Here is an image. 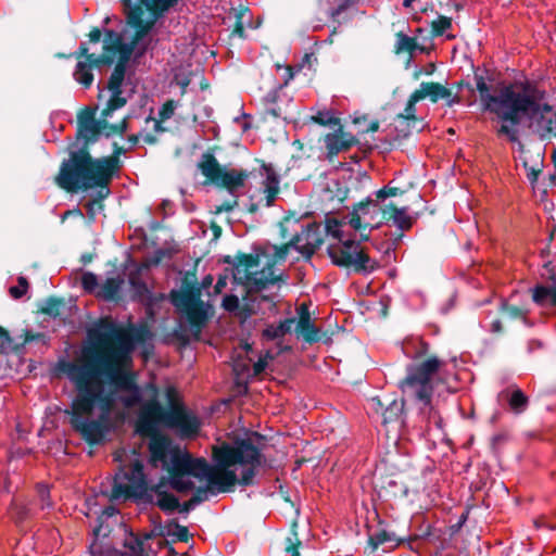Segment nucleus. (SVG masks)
I'll return each mask as SVG.
<instances>
[{
    "label": "nucleus",
    "instance_id": "obj_49",
    "mask_svg": "<svg viewBox=\"0 0 556 556\" xmlns=\"http://www.w3.org/2000/svg\"><path fill=\"white\" fill-rule=\"evenodd\" d=\"M86 505H87V511L85 513V515L87 517H90L91 515H96L98 514V503H97V497H89L87 498L86 501Z\"/></svg>",
    "mask_w": 556,
    "mask_h": 556
},
{
    "label": "nucleus",
    "instance_id": "obj_53",
    "mask_svg": "<svg viewBox=\"0 0 556 556\" xmlns=\"http://www.w3.org/2000/svg\"><path fill=\"white\" fill-rule=\"evenodd\" d=\"M433 424L438 429L442 428V419L433 413L432 416L429 417V425Z\"/></svg>",
    "mask_w": 556,
    "mask_h": 556
},
{
    "label": "nucleus",
    "instance_id": "obj_58",
    "mask_svg": "<svg viewBox=\"0 0 556 556\" xmlns=\"http://www.w3.org/2000/svg\"><path fill=\"white\" fill-rule=\"evenodd\" d=\"M73 215H76V216H81V212L79 208H76V210H72V211H66L63 215V219L66 218L67 216H73Z\"/></svg>",
    "mask_w": 556,
    "mask_h": 556
},
{
    "label": "nucleus",
    "instance_id": "obj_57",
    "mask_svg": "<svg viewBox=\"0 0 556 556\" xmlns=\"http://www.w3.org/2000/svg\"><path fill=\"white\" fill-rule=\"evenodd\" d=\"M126 454L125 450H119L114 453V459L118 463H123V456Z\"/></svg>",
    "mask_w": 556,
    "mask_h": 556
},
{
    "label": "nucleus",
    "instance_id": "obj_44",
    "mask_svg": "<svg viewBox=\"0 0 556 556\" xmlns=\"http://www.w3.org/2000/svg\"><path fill=\"white\" fill-rule=\"evenodd\" d=\"M222 306L227 312H235L239 307V299L235 294H226L223 298Z\"/></svg>",
    "mask_w": 556,
    "mask_h": 556
},
{
    "label": "nucleus",
    "instance_id": "obj_13",
    "mask_svg": "<svg viewBox=\"0 0 556 556\" xmlns=\"http://www.w3.org/2000/svg\"><path fill=\"white\" fill-rule=\"evenodd\" d=\"M134 459L130 468L124 467L115 475L110 497L112 500H126L134 495L142 494L147 490V478L143 471V464L139 456L132 451Z\"/></svg>",
    "mask_w": 556,
    "mask_h": 556
},
{
    "label": "nucleus",
    "instance_id": "obj_21",
    "mask_svg": "<svg viewBox=\"0 0 556 556\" xmlns=\"http://www.w3.org/2000/svg\"><path fill=\"white\" fill-rule=\"evenodd\" d=\"M355 142L356 140L354 136L350 132L343 131L341 128L334 132L328 134L325 138L329 157L348 150Z\"/></svg>",
    "mask_w": 556,
    "mask_h": 556
},
{
    "label": "nucleus",
    "instance_id": "obj_18",
    "mask_svg": "<svg viewBox=\"0 0 556 556\" xmlns=\"http://www.w3.org/2000/svg\"><path fill=\"white\" fill-rule=\"evenodd\" d=\"M249 176V172L243 169L225 168L216 185L225 187L231 195L238 197L242 193V189Z\"/></svg>",
    "mask_w": 556,
    "mask_h": 556
},
{
    "label": "nucleus",
    "instance_id": "obj_35",
    "mask_svg": "<svg viewBox=\"0 0 556 556\" xmlns=\"http://www.w3.org/2000/svg\"><path fill=\"white\" fill-rule=\"evenodd\" d=\"M400 193V189L396 187L384 186L382 189L376 191L372 195L381 203H391L388 201L390 197H395Z\"/></svg>",
    "mask_w": 556,
    "mask_h": 556
},
{
    "label": "nucleus",
    "instance_id": "obj_16",
    "mask_svg": "<svg viewBox=\"0 0 556 556\" xmlns=\"http://www.w3.org/2000/svg\"><path fill=\"white\" fill-rule=\"evenodd\" d=\"M261 175L264 177L262 181V193L265 206H271L280 191V177L270 164L261 166Z\"/></svg>",
    "mask_w": 556,
    "mask_h": 556
},
{
    "label": "nucleus",
    "instance_id": "obj_19",
    "mask_svg": "<svg viewBox=\"0 0 556 556\" xmlns=\"http://www.w3.org/2000/svg\"><path fill=\"white\" fill-rule=\"evenodd\" d=\"M404 401L391 399L382 412V425L400 430L404 425Z\"/></svg>",
    "mask_w": 556,
    "mask_h": 556
},
{
    "label": "nucleus",
    "instance_id": "obj_22",
    "mask_svg": "<svg viewBox=\"0 0 556 556\" xmlns=\"http://www.w3.org/2000/svg\"><path fill=\"white\" fill-rule=\"evenodd\" d=\"M386 223L392 222L393 226L404 231L412 227L413 217L408 213L407 207L397 208L393 203L386 204Z\"/></svg>",
    "mask_w": 556,
    "mask_h": 556
},
{
    "label": "nucleus",
    "instance_id": "obj_15",
    "mask_svg": "<svg viewBox=\"0 0 556 556\" xmlns=\"http://www.w3.org/2000/svg\"><path fill=\"white\" fill-rule=\"evenodd\" d=\"M108 119L109 118L104 117L102 114V118L97 121L91 111L85 110L78 115V132L88 142L96 141L100 134L110 137L125 132L127 128L126 117L118 124H109Z\"/></svg>",
    "mask_w": 556,
    "mask_h": 556
},
{
    "label": "nucleus",
    "instance_id": "obj_20",
    "mask_svg": "<svg viewBox=\"0 0 556 556\" xmlns=\"http://www.w3.org/2000/svg\"><path fill=\"white\" fill-rule=\"evenodd\" d=\"M415 92L419 93L421 100L429 98L432 102H438L440 99H446L448 106L458 102V99L456 97L452 98L451 91L439 83H421Z\"/></svg>",
    "mask_w": 556,
    "mask_h": 556
},
{
    "label": "nucleus",
    "instance_id": "obj_60",
    "mask_svg": "<svg viewBox=\"0 0 556 556\" xmlns=\"http://www.w3.org/2000/svg\"><path fill=\"white\" fill-rule=\"evenodd\" d=\"M243 31H244V27H243V24L242 23H239L237 25V27L235 28L233 33L237 34L238 36L242 37L243 36Z\"/></svg>",
    "mask_w": 556,
    "mask_h": 556
},
{
    "label": "nucleus",
    "instance_id": "obj_41",
    "mask_svg": "<svg viewBox=\"0 0 556 556\" xmlns=\"http://www.w3.org/2000/svg\"><path fill=\"white\" fill-rule=\"evenodd\" d=\"M228 277L226 275L219 276L216 283L213 287V291L208 292V298L211 303L215 301V299L223 292V290L227 286Z\"/></svg>",
    "mask_w": 556,
    "mask_h": 556
},
{
    "label": "nucleus",
    "instance_id": "obj_45",
    "mask_svg": "<svg viewBox=\"0 0 556 556\" xmlns=\"http://www.w3.org/2000/svg\"><path fill=\"white\" fill-rule=\"evenodd\" d=\"M267 358L268 354H266L264 357H260L258 361L253 364V366L251 367L252 378L258 376L265 370V368L267 367Z\"/></svg>",
    "mask_w": 556,
    "mask_h": 556
},
{
    "label": "nucleus",
    "instance_id": "obj_2",
    "mask_svg": "<svg viewBox=\"0 0 556 556\" xmlns=\"http://www.w3.org/2000/svg\"><path fill=\"white\" fill-rule=\"evenodd\" d=\"M99 345L97 361L103 372L91 362L61 365L76 392L71 409L66 410L70 424L91 444L102 442L111 431L110 416L117 401L125 408H132L141 399L136 374L128 368L130 355L111 343Z\"/></svg>",
    "mask_w": 556,
    "mask_h": 556
},
{
    "label": "nucleus",
    "instance_id": "obj_8",
    "mask_svg": "<svg viewBox=\"0 0 556 556\" xmlns=\"http://www.w3.org/2000/svg\"><path fill=\"white\" fill-rule=\"evenodd\" d=\"M214 278L211 275L203 277L200 285L173 291L170 294L172 303L181 315V318L188 324L193 336H199L206 324L212 311L208 292L213 291Z\"/></svg>",
    "mask_w": 556,
    "mask_h": 556
},
{
    "label": "nucleus",
    "instance_id": "obj_33",
    "mask_svg": "<svg viewBox=\"0 0 556 556\" xmlns=\"http://www.w3.org/2000/svg\"><path fill=\"white\" fill-rule=\"evenodd\" d=\"M396 53H401L404 51L413 52L416 48V41L413 37H409L403 33L397 34L396 36Z\"/></svg>",
    "mask_w": 556,
    "mask_h": 556
},
{
    "label": "nucleus",
    "instance_id": "obj_7",
    "mask_svg": "<svg viewBox=\"0 0 556 556\" xmlns=\"http://www.w3.org/2000/svg\"><path fill=\"white\" fill-rule=\"evenodd\" d=\"M117 509L106 506L98 516V525L93 528V540L89 545L91 556H148L144 552V541L150 535L140 538L118 523Z\"/></svg>",
    "mask_w": 556,
    "mask_h": 556
},
{
    "label": "nucleus",
    "instance_id": "obj_37",
    "mask_svg": "<svg viewBox=\"0 0 556 556\" xmlns=\"http://www.w3.org/2000/svg\"><path fill=\"white\" fill-rule=\"evenodd\" d=\"M129 283L135 290L136 294L139 296H150L151 291L149 290L147 283L140 280L138 277L131 275L129 277Z\"/></svg>",
    "mask_w": 556,
    "mask_h": 556
},
{
    "label": "nucleus",
    "instance_id": "obj_28",
    "mask_svg": "<svg viewBox=\"0 0 556 556\" xmlns=\"http://www.w3.org/2000/svg\"><path fill=\"white\" fill-rule=\"evenodd\" d=\"M421 100V97L419 93H416L415 91L409 96L406 106L402 113L397 115V121L400 122H407L408 125L410 123H416V103Z\"/></svg>",
    "mask_w": 556,
    "mask_h": 556
},
{
    "label": "nucleus",
    "instance_id": "obj_14",
    "mask_svg": "<svg viewBox=\"0 0 556 556\" xmlns=\"http://www.w3.org/2000/svg\"><path fill=\"white\" fill-rule=\"evenodd\" d=\"M166 397L170 406V415L167 419V427L175 429L180 437L191 438L195 435L201 422L199 418L185 409L184 405L179 402L177 392L174 388H167Z\"/></svg>",
    "mask_w": 556,
    "mask_h": 556
},
{
    "label": "nucleus",
    "instance_id": "obj_17",
    "mask_svg": "<svg viewBox=\"0 0 556 556\" xmlns=\"http://www.w3.org/2000/svg\"><path fill=\"white\" fill-rule=\"evenodd\" d=\"M88 49L85 43L79 47V55H86L85 61H79L74 71V78L77 83L83 85L85 88H89L93 81L92 70L94 66L99 64H103L100 61V56H96L94 54H87Z\"/></svg>",
    "mask_w": 556,
    "mask_h": 556
},
{
    "label": "nucleus",
    "instance_id": "obj_23",
    "mask_svg": "<svg viewBox=\"0 0 556 556\" xmlns=\"http://www.w3.org/2000/svg\"><path fill=\"white\" fill-rule=\"evenodd\" d=\"M533 301L541 306H556V275L552 277L551 286H536L532 290Z\"/></svg>",
    "mask_w": 556,
    "mask_h": 556
},
{
    "label": "nucleus",
    "instance_id": "obj_27",
    "mask_svg": "<svg viewBox=\"0 0 556 556\" xmlns=\"http://www.w3.org/2000/svg\"><path fill=\"white\" fill-rule=\"evenodd\" d=\"M294 324V318H287L281 320L278 325H268L263 330V338H265L268 341L281 339L291 331L292 326Z\"/></svg>",
    "mask_w": 556,
    "mask_h": 556
},
{
    "label": "nucleus",
    "instance_id": "obj_34",
    "mask_svg": "<svg viewBox=\"0 0 556 556\" xmlns=\"http://www.w3.org/2000/svg\"><path fill=\"white\" fill-rule=\"evenodd\" d=\"M251 359L248 362H240L235 361L232 365V369L235 374L237 375L238 379H251L252 378V371L250 366Z\"/></svg>",
    "mask_w": 556,
    "mask_h": 556
},
{
    "label": "nucleus",
    "instance_id": "obj_30",
    "mask_svg": "<svg viewBox=\"0 0 556 556\" xmlns=\"http://www.w3.org/2000/svg\"><path fill=\"white\" fill-rule=\"evenodd\" d=\"M111 97L108 101L106 108L103 110L104 117L110 118L116 110L123 108L127 100L122 96V90H110Z\"/></svg>",
    "mask_w": 556,
    "mask_h": 556
},
{
    "label": "nucleus",
    "instance_id": "obj_6",
    "mask_svg": "<svg viewBox=\"0 0 556 556\" xmlns=\"http://www.w3.org/2000/svg\"><path fill=\"white\" fill-rule=\"evenodd\" d=\"M121 152V149H116L111 156L92 159L85 148L71 151L70 157L60 167L56 184L71 192L100 187L105 189L102 194L105 197L109 193V182L119 169Z\"/></svg>",
    "mask_w": 556,
    "mask_h": 556
},
{
    "label": "nucleus",
    "instance_id": "obj_56",
    "mask_svg": "<svg viewBox=\"0 0 556 556\" xmlns=\"http://www.w3.org/2000/svg\"><path fill=\"white\" fill-rule=\"evenodd\" d=\"M47 305L48 307L46 308V311L50 314H53L54 313V306L58 305V302L55 300H49L47 302Z\"/></svg>",
    "mask_w": 556,
    "mask_h": 556
},
{
    "label": "nucleus",
    "instance_id": "obj_55",
    "mask_svg": "<svg viewBox=\"0 0 556 556\" xmlns=\"http://www.w3.org/2000/svg\"><path fill=\"white\" fill-rule=\"evenodd\" d=\"M490 329L493 331V332H498L501 331L502 329V325H501V321L498 319H495L491 323L490 325Z\"/></svg>",
    "mask_w": 556,
    "mask_h": 556
},
{
    "label": "nucleus",
    "instance_id": "obj_31",
    "mask_svg": "<svg viewBox=\"0 0 556 556\" xmlns=\"http://www.w3.org/2000/svg\"><path fill=\"white\" fill-rule=\"evenodd\" d=\"M508 404L516 414H520L528 406V397L521 390L516 389L511 392Z\"/></svg>",
    "mask_w": 556,
    "mask_h": 556
},
{
    "label": "nucleus",
    "instance_id": "obj_12",
    "mask_svg": "<svg viewBox=\"0 0 556 556\" xmlns=\"http://www.w3.org/2000/svg\"><path fill=\"white\" fill-rule=\"evenodd\" d=\"M89 337L98 344L118 343V350L129 355L138 344L151 340V332L143 326L131 327L129 330L117 328L112 323H101L89 330Z\"/></svg>",
    "mask_w": 556,
    "mask_h": 556
},
{
    "label": "nucleus",
    "instance_id": "obj_42",
    "mask_svg": "<svg viewBox=\"0 0 556 556\" xmlns=\"http://www.w3.org/2000/svg\"><path fill=\"white\" fill-rule=\"evenodd\" d=\"M27 289H28V282H27L26 278L20 277L18 285L10 288V294L14 299H20L26 293Z\"/></svg>",
    "mask_w": 556,
    "mask_h": 556
},
{
    "label": "nucleus",
    "instance_id": "obj_29",
    "mask_svg": "<svg viewBox=\"0 0 556 556\" xmlns=\"http://www.w3.org/2000/svg\"><path fill=\"white\" fill-rule=\"evenodd\" d=\"M179 106H180L179 101H175V100H167L165 103H163L161 105V108L159 109L160 119L154 121V129L156 131L163 130V128L161 127V123L169 119Z\"/></svg>",
    "mask_w": 556,
    "mask_h": 556
},
{
    "label": "nucleus",
    "instance_id": "obj_25",
    "mask_svg": "<svg viewBox=\"0 0 556 556\" xmlns=\"http://www.w3.org/2000/svg\"><path fill=\"white\" fill-rule=\"evenodd\" d=\"M201 173L213 184H217L225 168H222L217 160L210 154H204L199 163Z\"/></svg>",
    "mask_w": 556,
    "mask_h": 556
},
{
    "label": "nucleus",
    "instance_id": "obj_1",
    "mask_svg": "<svg viewBox=\"0 0 556 556\" xmlns=\"http://www.w3.org/2000/svg\"><path fill=\"white\" fill-rule=\"evenodd\" d=\"M148 399L137 404L140 408L136 419V431L151 437L149 442L150 462L161 466L169 475V485L186 492L194 488L191 478L205 480L218 492H228L238 483L253 484L262 464L261 437L254 434L232 443H222L213 448V465L203 457L194 458L186 450L174 444L164 435H159L161 427H167L170 408L165 409L159 402V390L154 384L146 387Z\"/></svg>",
    "mask_w": 556,
    "mask_h": 556
},
{
    "label": "nucleus",
    "instance_id": "obj_3",
    "mask_svg": "<svg viewBox=\"0 0 556 556\" xmlns=\"http://www.w3.org/2000/svg\"><path fill=\"white\" fill-rule=\"evenodd\" d=\"M476 89L479 92L482 109L496 115L501 122L497 129L516 143L527 177L531 182L538 180L543 167L541 153L535 156L523 148L519 140L520 125L526 122L528 127L541 137H545L556 128V110L547 101L546 92L531 81H517L503 87L498 94H492V86L482 74H475Z\"/></svg>",
    "mask_w": 556,
    "mask_h": 556
},
{
    "label": "nucleus",
    "instance_id": "obj_10",
    "mask_svg": "<svg viewBox=\"0 0 556 556\" xmlns=\"http://www.w3.org/2000/svg\"><path fill=\"white\" fill-rule=\"evenodd\" d=\"M444 362L437 356H431L420 363L407 367V374L400 388L403 393L430 406L437 376ZM432 410L431 407H429Z\"/></svg>",
    "mask_w": 556,
    "mask_h": 556
},
{
    "label": "nucleus",
    "instance_id": "obj_40",
    "mask_svg": "<svg viewBox=\"0 0 556 556\" xmlns=\"http://www.w3.org/2000/svg\"><path fill=\"white\" fill-rule=\"evenodd\" d=\"M391 399H386L384 401L381 400L379 396H374L368 400V407L372 413L382 415V412L384 407L387 406V403Z\"/></svg>",
    "mask_w": 556,
    "mask_h": 556
},
{
    "label": "nucleus",
    "instance_id": "obj_4",
    "mask_svg": "<svg viewBox=\"0 0 556 556\" xmlns=\"http://www.w3.org/2000/svg\"><path fill=\"white\" fill-rule=\"evenodd\" d=\"M128 30L131 35L129 42L124 41L123 35L106 30L103 40V52L100 61L103 64L116 65L109 79V90H122L126 67L131 56L139 58L151 42V31L156 21L170 8L168 0H130L124 1Z\"/></svg>",
    "mask_w": 556,
    "mask_h": 556
},
{
    "label": "nucleus",
    "instance_id": "obj_63",
    "mask_svg": "<svg viewBox=\"0 0 556 556\" xmlns=\"http://www.w3.org/2000/svg\"><path fill=\"white\" fill-rule=\"evenodd\" d=\"M415 0H403L404 8H410Z\"/></svg>",
    "mask_w": 556,
    "mask_h": 556
},
{
    "label": "nucleus",
    "instance_id": "obj_64",
    "mask_svg": "<svg viewBox=\"0 0 556 556\" xmlns=\"http://www.w3.org/2000/svg\"><path fill=\"white\" fill-rule=\"evenodd\" d=\"M267 102H274L275 101V93H268L266 97Z\"/></svg>",
    "mask_w": 556,
    "mask_h": 556
},
{
    "label": "nucleus",
    "instance_id": "obj_24",
    "mask_svg": "<svg viewBox=\"0 0 556 556\" xmlns=\"http://www.w3.org/2000/svg\"><path fill=\"white\" fill-rule=\"evenodd\" d=\"M296 330L307 342H316L319 340V330L312 323L309 313L305 306H301Z\"/></svg>",
    "mask_w": 556,
    "mask_h": 556
},
{
    "label": "nucleus",
    "instance_id": "obj_26",
    "mask_svg": "<svg viewBox=\"0 0 556 556\" xmlns=\"http://www.w3.org/2000/svg\"><path fill=\"white\" fill-rule=\"evenodd\" d=\"M123 285L124 279L121 277V275L116 274L110 276L101 285L100 290L98 291V296L106 301H112L119 293Z\"/></svg>",
    "mask_w": 556,
    "mask_h": 556
},
{
    "label": "nucleus",
    "instance_id": "obj_50",
    "mask_svg": "<svg viewBox=\"0 0 556 556\" xmlns=\"http://www.w3.org/2000/svg\"><path fill=\"white\" fill-rule=\"evenodd\" d=\"M206 497H207L206 490H202V489L198 490V494L190 500L189 506H194V505L201 503L202 501H204Z\"/></svg>",
    "mask_w": 556,
    "mask_h": 556
},
{
    "label": "nucleus",
    "instance_id": "obj_36",
    "mask_svg": "<svg viewBox=\"0 0 556 556\" xmlns=\"http://www.w3.org/2000/svg\"><path fill=\"white\" fill-rule=\"evenodd\" d=\"M452 26V21L450 17L446 16H439L435 21L432 23V33L435 36L443 35L448 28Z\"/></svg>",
    "mask_w": 556,
    "mask_h": 556
},
{
    "label": "nucleus",
    "instance_id": "obj_9",
    "mask_svg": "<svg viewBox=\"0 0 556 556\" xmlns=\"http://www.w3.org/2000/svg\"><path fill=\"white\" fill-rule=\"evenodd\" d=\"M386 204L371 194L365 201L355 204L341 219L328 218V228L337 235L342 231L340 227H346L353 230L359 240H368L371 231L386 223Z\"/></svg>",
    "mask_w": 556,
    "mask_h": 556
},
{
    "label": "nucleus",
    "instance_id": "obj_51",
    "mask_svg": "<svg viewBox=\"0 0 556 556\" xmlns=\"http://www.w3.org/2000/svg\"><path fill=\"white\" fill-rule=\"evenodd\" d=\"M175 528H176L175 534L178 536V539L180 541H187V539H188V530H187V528L178 526V525H176Z\"/></svg>",
    "mask_w": 556,
    "mask_h": 556
},
{
    "label": "nucleus",
    "instance_id": "obj_5",
    "mask_svg": "<svg viewBox=\"0 0 556 556\" xmlns=\"http://www.w3.org/2000/svg\"><path fill=\"white\" fill-rule=\"evenodd\" d=\"M323 241L321 226L313 223L296 233L288 244L254 247L252 253L237 256L233 265V280L242 285L249 293L263 291L280 280L281 274L276 265L286 260L290 249L309 258Z\"/></svg>",
    "mask_w": 556,
    "mask_h": 556
},
{
    "label": "nucleus",
    "instance_id": "obj_47",
    "mask_svg": "<svg viewBox=\"0 0 556 556\" xmlns=\"http://www.w3.org/2000/svg\"><path fill=\"white\" fill-rule=\"evenodd\" d=\"M377 544H383L387 542H394L396 541L394 533L388 532V531H380L376 534Z\"/></svg>",
    "mask_w": 556,
    "mask_h": 556
},
{
    "label": "nucleus",
    "instance_id": "obj_11",
    "mask_svg": "<svg viewBox=\"0 0 556 556\" xmlns=\"http://www.w3.org/2000/svg\"><path fill=\"white\" fill-rule=\"evenodd\" d=\"M341 232L334 233L328 228V219L326 220L325 230L328 236L338 240L336 243L329 244L327 252L332 263L341 267H353L358 271H372L375 262L362 250L358 242L352 238L351 229L340 227Z\"/></svg>",
    "mask_w": 556,
    "mask_h": 556
},
{
    "label": "nucleus",
    "instance_id": "obj_39",
    "mask_svg": "<svg viewBox=\"0 0 556 556\" xmlns=\"http://www.w3.org/2000/svg\"><path fill=\"white\" fill-rule=\"evenodd\" d=\"M37 493L40 501V507L41 509H48L52 507V503L50 501V491L47 485L39 484L37 486Z\"/></svg>",
    "mask_w": 556,
    "mask_h": 556
},
{
    "label": "nucleus",
    "instance_id": "obj_43",
    "mask_svg": "<svg viewBox=\"0 0 556 556\" xmlns=\"http://www.w3.org/2000/svg\"><path fill=\"white\" fill-rule=\"evenodd\" d=\"M502 313L504 316H506L508 318H518V317L525 318L526 317L525 311H522L519 307L511 306V305H508L505 303L502 304Z\"/></svg>",
    "mask_w": 556,
    "mask_h": 556
},
{
    "label": "nucleus",
    "instance_id": "obj_46",
    "mask_svg": "<svg viewBox=\"0 0 556 556\" xmlns=\"http://www.w3.org/2000/svg\"><path fill=\"white\" fill-rule=\"evenodd\" d=\"M315 121L321 125L338 124L339 121L334 118L329 112H319Z\"/></svg>",
    "mask_w": 556,
    "mask_h": 556
},
{
    "label": "nucleus",
    "instance_id": "obj_61",
    "mask_svg": "<svg viewBox=\"0 0 556 556\" xmlns=\"http://www.w3.org/2000/svg\"><path fill=\"white\" fill-rule=\"evenodd\" d=\"M267 113L275 116V117H278L280 116V112H278L275 108H267L266 109Z\"/></svg>",
    "mask_w": 556,
    "mask_h": 556
},
{
    "label": "nucleus",
    "instance_id": "obj_62",
    "mask_svg": "<svg viewBox=\"0 0 556 556\" xmlns=\"http://www.w3.org/2000/svg\"><path fill=\"white\" fill-rule=\"evenodd\" d=\"M287 551L291 552V553H292V556H301V555H300V553H299V551L296 549V547H295V546H293V547L291 548V546H290V545H288V546H287Z\"/></svg>",
    "mask_w": 556,
    "mask_h": 556
},
{
    "label": "nucleus",
    "instance_id": "obj_32",
    "mask_svg": "<svg viewBox=\"0 0 556 556\" xmlns=\"http://www.w3.org/2000/svg\"><path fill=\"white\" fill-rule=\"evenodd\" d=\"M156 504L166 513H173L179 507V502L175 495L161 492L157 494Z\"/></svg>",
    "mask_w": 556,
    "mask_h": 556
},
{
    "label": "nucleus",
    "instance_id": "obj_38",
    "mask_svg": "<svg viewBox=\"0 0 556 556\" xmlns=\"http://www.w3.org/2000/svg\"><path fill=\"white\" fill-rule=\"evenodd\" d=\"M81 286L85 291L93 292L98 287V277L91 271H86L81 276Z\"/></svg>",
    "mask_w": 556,
    "mask_h": 556
},
{
    "label": "nucleus",
    "instance_id": "obj_59",
    "mask_svg": "<svg viewBox=\"0 0 556 556\" xmlns=\"http://www.w3.org/2000/svg\"><path fill=\"white\" fill-rule=\"evenodd\" d=\"M420 345H421V350L419 352H417L416 355H414V357H419L427 353L428 344L425 342H420Z\"/></svg>",
    "mask_w": 556,
    "mask_h": 556
},
{
    "label": "nucleus",
    "instance_id": "obj_52",
    "mask_svg": "<svg viewBox=\"0 0 556 556\" xmlns=\"http://www.w3.org/2000/svg\"><path fill=\"white\" fill-rule=\"evenodd\" d=\"M101 39V30L99 28H94L89 34V40L91 42H99Z\"/></svg>",
    "mask_w": 556,
    "mask_h": 556
},
{
    "label": "nucleus",
    "instance_id": "obj_54",
    "mask_svg": "<svg viewBox=\"0 0 556 556\" xmlns=\"http://www.w3.org/2000/svg\"><path fill=\"white\" fill-rule=\"evenodd\" d=\"M98 206L99 208L102 207L101 203L98 202V201H92V202H89L87 204V211H88V214L93 216L94 215V207Z\"/></svg>",
    "mask_w": 556,
    "mask_h": 556
},
{
    "label": "nucleus",
    "instance_id": "obj_48",
    "mask_svg": "<svg viewBox=\"0 0 556 556\" xmlns=\"http://www.w3.org/2000/svg\"><path fill=\"white\" fill-rule=\"evenodd\" d=\"M11 346V339L9 334L0 328V352H5Z\"/></svg>",
    "mask_w": 556,
    "mask_h": 556
}]
</instances>
